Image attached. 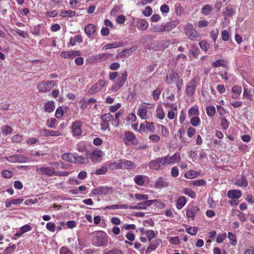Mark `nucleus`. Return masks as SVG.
<instances>
[{
  "label": "nucleus",
  "instance_id": "c9c22d12",
  "mask_svg": "<svg viewBox=\"0 0 254 254\" xmlns=\"http://www.w3.org/2000/svg\"><path fill=\"white\" fill-rule=\"evenodd\" d=\"M212 10V7L209 4H206L202 8L201 13L205 15H207L211 12Z\"/></svg>",
  "mask_w": 254,
  "mask_h": 254
},
{
  "label": "nucleus",
  "instance_id": "09e8293b",
  "mask_svg": "<svg viewBox=\"0 0 254 254\" xmlns=\"http://www.w3.org/2000/svg\"><path fill=\"white\" fill-rule=\"evenodd\" d=\"M146 236H147L149 241H150L156 236V234L153 230H147L145 232Z\"/></svg>",
  "mask_w": 254,
  "mask_h": 254
},
{
  "label": "nucleus",
  "instance_id": "39448f33",
  "mask_svg": "<svg viewBox=\"0 0 254 254\" xmlns=\"http://www.w3.org/2000/svg\"><path fill=\"white\" fill-rule=\"evenodd\" d=\"M36 171L40 175H45L48 176H52L55 175L58 176V173L55 171L54 168L49 167H38L36 169Z\"/></svg>",
  "mask_w": 254,
  "mask_h": 254
},
{
  "label": "nucleus",
  "instance_id": "13d9d810",
  "mask_svg": "<svg viewBox=\"0 0 254 254\" xmlns=\"http://www.w3.org/2000/svg\"><path fill=\"white\" fill-rule=\"evenodd\" d=\"M161 92V89L160 88H156L153 92V97L155 100H157L159 98L160 94Z\"/></svg>",
  "mask_w": 254,
  "mask_h": 254
},
{
  "label": "nucleus",
  "instance_id": "680f3d73",
  "mask_svg": "<svg viewBox=\"0 0 254 254\" xmlns=\"http://www.w3.org/2000/svg\"><path fill=\"white\" fill-rule=\"evenodd\" d=\"M60 254H73V253L67 248L63 247L60 249Z\"/></svg>",
  "mask_w": 254,
  "mask_h": 254
},
{
  "label": "nucleus",
  "instance_id": "dca6fc26",
  "mask_svg": "<svg viewBox=\"0 0 254 254\" xmlns=\"http://www.w3.org/2000/svg\"><path fill=\"white\" fill-rule=\"evenodd\" d=\"M242 195L241 191L238 190H230L227 193L228 197L232 199H238L242 196Z\"/></svg>",
  "mask_w": 254,
  "mask_h": 254
},
{
  "label": "nucleus",
  "instance_id": "72a5a7b5",
  "mask_svg": "<svg viewBox=\"0 0 254 254\" xmlns=\"http://www.w3.org/2000/svg\"><path fill=\"white\" fill-rule=\"evenodd\" d=\"M199 173L197 171L190 170L185 174V177L188 179H193L198 176Z\"/></svg>",
  "mask_w": 254,
  "mask_h": 254
},
{
  "label": "nucleus",
  "instance_id": "37998d69",
  "mask_svg": "<svg viewBox=\"0 0 254 254\" xmlns=\"http://www.w3.org/2000/svg\"><path fill=\"white\" fill-rule=\"evenodd\" d=\"M189 116H197L199 115V110L197 107H191L188 111Z\"/></svg>",
  "mask_w": 254,
  "mask_h": 254
},
{
  "label": "nucleus",
  "instance_id": "473e14b6",
  "mask_svg": "<svg viewBox=\"0 0 254 254\" xmlns=\"http://www.w3.org/2000/svg\"><path fill=\"white\" fill-rule=\"evenodd\" d=\"M55 108V104L53 101H49L45 104V109L46 112H52Z\"/></svg>",
  "mask_w": 254,
  "mask_h": 254
},
{
  "label": "nucleus",
  "instance_id": "ddd939ff",
  "mask_svg": "<svg viewBox=\"0 0 254 254\" xmlns=\"http://www.w3.org/2000/svg\"><path fill=\"white\" fill-rule=\"evenodd\" d=\"M132 22L136 23V27L141 30H145L148 27V22L144 19H135L133 17Z\"/></svg>",
  "mask_w": 254,
  "mask_h": 254
},
{
  "label": "nucleus",
  "instance_id": "9d476101",
  "mask_svg": "<svg viewBox=\"0 0 254 254\" xmlns=\"http://www.w3.org/2000/svg\"><path fill=\"white\" fill-rule=\"evenodd\" d=\"M163 158L165 159L166 166L169 164H174L178 162L181 160L180 154L178 152L176 153L173 156L169 157L167 155L165 157H163Z\"/></svg>",
  "mask_w": 254,
  "mask_h": 254
},
{
  "label": "nucleus",
  "instance_id": "cd10ccee",
  "mask_svg": "<svg viewBox=\"0 0 254 254\" xmlns=\"http://www.w3.org/2000/svg\"><path fill=\"white\" fill-rule=\"evenodd\" d=\"M128 206L127 204H114L107 206L105 209H127Z\"/></svg>",
  "mask_w": 254,
  "mask_h": 254
},
{
  "label": "nucleus",
  "instance_id": "c03bdc74",
  "mask_svg": "<svg viewBox=\"0 0 254 254\" xmlns=\"http://www.w3.org/2000/svg\"><path fill=\"white\" fill-rule=\"evenodd\" d=\"M134 181L136 184L140 186L143 185L144 183L143 177L140 175L136 176L134 178Z\"/></svg>",
  "mask_w": 254,
  "mask_h": 254
},
{
  "label": "nucleus",
  "instance_id": "4be33fe9",
  "mask_svg": "<svg viewBox=\"0 0 254 254\" xmlns=\"http://www.w3.org/2000/svg\"><path fill=\"white\" fill-rule=\"evenodd\" d=\"M31 229L32 228L30 225L26 224L20 228L19 231L15 234V236L20 237L24 233L30 231Z\"/></svg>",
  "mask_w": 254,
  "mask_h": 254
},
{
  "label": "nucleus",
  "instance_id": "4d7b16f0",
  "mask_svg": "<svg viewBox=\"0 0 254 254\" xmlns=\"http://www.w3.org/2000/svg\"><path fill=\"white\" fill-rule=\"evenodd\" d=\"M199 46L202 50L206 51L209 47V44L205 41H201L199 42Z\"/></svg>",
  "mask_w": 254,
  "mask_h": 254
},
{
  "label": "nucleus",
  "instance_id": "0eeeda50",
  "mask_svg": "<svg viewBox=\"0 0 254 254\" xmlns=\"http://www.w3.org/2000/svg\"><path fill=\"white\" fill-rule=\"evenodd\" d=\"M179 74L174 70H172L171 71L167 73L165 82L167 84H170L175 82H179Z\"/></svg>",
  "mask_w": 254,
  "mask_h": 254
},
{
  "label": "nucleus",
  "instance_id": "f257e3e1",
  "mask_svg": "<svg viewBox=\"0 0 254 254\" xmlns=\"http://www.w3.org/2000/svg\"><path fill=\"white\" fill-rule=\"evenodd\" d=\"M186 35L191 40L195 41L198 38V34L191 24H187L185 27Z\"/></svg>",
  "mask_w": 254,
  "mask_h": 254
},
{
  "label": "nucleus",
  "instance_id": "6ab92c4d",
  "mask_svg": "<svg viewBox=\"0 0 254 254\" xmlns=\"http://www.w3.org/2000/svg\"><path fill=\"white\" fill-rule=\"evenodd\" d=\"M168 184L163 178H159L157 179L155 184V187L157 189L167 187Z\"/></svg>",
  "mask_w": 254,
  "mask_h": 254
},
{
  "label": "nucleus",
  "instance_id": "a878e982",
  "mask_svg": "<svg viewBox=\"0 0 254 254\" xmlns=\"http://www.w3.org/2000/svg\"><path fill=\"white\" fill-rule=\"evenodd\" d=\"M125 137L126 139L130 141H132V143L134 144H136L137 143V141L136 140V137L133 134V133L128 131L126 132Z\"/></svg>",
  "mask_w": 254,
  "mask_h": 254
},
{
  "label": "nucleus",
  "instance_id": "c756f323",
  "mask_svg": "<svg viewBox=\"0 0 254 254\" xmlns=\"http://www.w3.org/2000/svg\"><path fill=\"white\" fill-rule=\"evenodd\" d=\"M157 201V200H146L143 201V202L139 203L138 205L140 206V207L142 208H140V209H145L147 206H149L151 205L155 201Z\"/></svg>",
  "mask_w": 254,
  "mask_h": 254
},
{
  "label": "nucleus",
  "instance_id": "7ed1b4c3",
  "mask_svg": "<svg viewBox=\"0 0 254 254\" xmlns=\"http://www.w3.org/2000/svg\"><path fill=\"white\" fill-rule=\"evenodd\" d=\"M165 159L163 157L158 158L156 159L151 161L148 164L150 169L159 170L161 169V166H166Z\"/></svg>",
  "mask_w": 254,
  "mask_h": 254
},
{
  "label": "nucleus",
  "instance_id": "de8ad7c7",
  "mask_svg": "<svg viewBox=\"0 0 254 254\" xmlns=\"http://www.w3.org/2000/svg\"><path fill=\"white\" fill-rule=\"evenodd\" d=\"M12 130V128L8 126H4L1 127V131L5 135L10 133Z\"/></svg>",
  "mask_w": 254,
  "mask_h": 254
},
{
  "label": "nucleus",
  "instance_id": "603ef678",
  "mask_svg": "<svg viewBox=\"0 0 254 254\" xmlns=\"http://www.w3.org/2000/svg\"><path fill=\"white\" fill-rule=\"evenodd\" d=\"M190 122L192 126L197 127L200 123V119L198 117H193L191 119Z\"/></svg>",
  "mask_w": 254,
  "mask_h": 254
},
{
  "label": "nucleus",
  "instance_id": "4c0bfd02",
  "mask_svg": "<svg viewBox=\"0 0 254 254\" xmlns=\"http://www.w3.org/2000/svg\"><path fill=\"white\" fill-rule=\"evenodd\" d=\"M207 114L209 117L213 116L216 112L215 108L214 106H209L206 109Z\"/></svg>",
  "mask_w": 254,
  "mask_h": 254
},
{
  "label": "nucleus",
  "instance_id": "864d4df0",
  "mask_svg": "<svg viewBox=\"0 0 254 254\" xmlns=\"http://www.w3.org/2000/svg\"><path fill=\"white\" fill-rule=\"evenodd\" d=\"M191 184L196 186H202L206 184V182L202 179L194 180L191 182Z\"/></svg>",
  "mask_w": 254,
  "mask_h": 254
},
{
  "label": "nucleus",
  "instance_id": "69168bd1",
  "mask_svg": "<svg viewBox=\"0 0 254 254\" xmlns=\"http://www.w3.org/2000/svg\"><path fill=\"white\" fill-rule=\"evenodd\" d=\"M152 12V9L150 6H146L145 9L143 11L142 13L146 16H150Z\"/></svg>",
  "mask_w": 254,
  "mask_h": 254
},
{
  "label": "nucleus",
  "instance_id": "338daca9",
  "mask_svg": "<svg viewBox=\"0 0 254 254\" xmlns=\"http://www.w3.org/2000/svg\"><path fill=\"white\" fill-rule=\"evenodd\" d=\"M219 33V30L218 29H216L215 30H212L210 33V36L213 39L214 42H216V40L218 37Z\"/></svg>",
  "mask_w": 254,
  "mask_h": 254
},
{
  "label": "nucleus",
  "instance_id": "412c9836",
  "mask_svg": "<svg viewBox=\"0 0 254 254\" xmlns=\"http://www.w3.org/2000/svg\"><path fill=\"white\" fill-rule=\"evenodd\" d=\"M136 48L135 47H131L129 49H125L121 52L118 56L120 57H126L129 56L132 52L136 50Z\"/></svg>",
  "mask_w": 254,
  "mask_h": 254
},
{
  "label": "nucleus",
  "instance_id": "a211bd4d",
  "mask_svg": "<svg viewBox=\"0 0 254 254\" xmlns=\"http://www.w3.org/2000/svg\"><path fill=\"white\" fill-rule=\"evenodd\" d=\"M96 29V26L92 24H87L85 28L84 31L85 33L89 37L90 36L94 34Z\"/></svg>",
  "mask_w": 254,
  "mask_h": 254
},
{
  "label": "nucleus",
  "instance_id": "8fccbe9b",
  "mask_svg": "<svg viewBox=\"0 0 254 254\" xmlns=\"http://www.w3.org/2000/svg\"><path fill=\"white\" fill-rule=\"evenodd\" d=\"M107 171H108V168L107 167L102 166L100 169H97L95 171V173L96 175H104V174H106V173L107 172Z\"/></svg>",
  "mask_w": 254,
  "mask_h": 254
},
{
  "label": "nucleus",
  "instance_id": "49530a36",
  "mask_svg": "<svg viewBox=\"0 0 254 254\" xmlns=\"http://www.w3.org/2000/svg\"><path fill=\"white\" fill-rule=\"evenodd\" d=\"M135 198L138 200H146L148 198V195L141 193H136L134 195Z\"/></svg>",
  "mask_w": 254,
  "mask_h": 254
},
{
  "label": "nucleus",
  "instance_id": "bb28decb",
  "mask_svg": "<svg viewBox=\"0 0 254 254\" xmlns=\"http://www.w3.org/2000/svg\"><path fill=\"white\" fill-rule=\"evenodd\" d=\"M103 152L100 150H95L91 153L90 156V159L94 161L96 160V158H100L102 156Z\"/></svg>",
  "mask_w": 254,
  "mask_h": 254
},
{
  "label": "nucleus",
  "instance_id": "c85d7f7f",
  "mask_svg": "<svg viewBox=\"0 0 254 254\" xmlns=\"http://www.w3.org/2000/svg\"><path fill=\"white\" fill-rule=\"evenodd\" d=\"M122 43L121 42H114L113 43H110L106 44L103 47V50H107L112 48H115L116 47H119L120 46H122Z\"/></svg>",
  "mask_w": 254,
  "mask_h": 254
},
{
  "label": "nucleus",
  "instance_id": "0e129e2a",
  "mask_svg": "<svg viewBox=\"0 0 254 254\" xmlns=\"http://www.w3.org/2000/svg\"><path fill=\"white\" fill-rule=\"evenodd\" d=\"M197 228L196 227H190L186 229V231L191 235H195L197 232Z\"/></svg>",
  "mask_w": 254,
  "mask_h": 254
},
{
  "label": "nucleus",
  "instance_id": "5fc2aeb1",
  "mask_svg": "<svg viewBox=\"0 0 254 254\" xmlns=\"http://www.w3.org/2000/svg\"><path fill=\"white\" fill-rule=\"evenodd\" d=\"M56 122V120L55 118H51L50 119L47 121V124L49 127L53 128H56L55 123Z\"/></svg>",
  "mask_w": 254,
  "mask_h": 254
},
{
  "label": "nucleus",
  "instance_id": "774afa93",
  "mask_svg": "<svg viewBox=\"0 0 254 254\" xmlns=\"http://www.w3.org/2000/svg\"><path fill=\"white\" fill-rule=\"evenodd\" d=\"M103 254H123V253L120 250L114 249L105 252Z\"/></svg>",
  "mask_w": 254,
  "mask_h": 254
},
{
  "label": "nucleus",
  "instance_id": "393cba45",
  "mask_svg": "<svg viewBox=\"0 0 254 254\" xmlns=\"http://www.w3.org/2000/svg\"><path fill=\"white\" fill-rule=\"evenodd\" d=\"M100 191L101 195L110 194L113 192V188L108 186H102L100 187Z\"/></svg>",
  "mask_w": 254,
  "mask_h": 254
},
{
  "label": "nucleus",
  "instance_id": "423d86ee",
  "mask_svg": "<svg viewBox=\"0 0 254 254\" xmlns=\"http://www.w3.org/2000/svg\"><path fill=\"white\" fill-rule=\"evenodd\" d=\"M56 83L54 81H48L46 82L45 81L41 82L38 85V88L40 92H45L50 91L55 85Z\"/></svg>",
  "mask_w": 254,
  "mask_h": 254
},
{
  "label": "nucleus",
  "instance_id": "7c9ffc66",
  "mask_svg": "<svg viewBox=\"0 0 254 254\" xmlns=\"http://www.w3.org/2000/svg\"><path fill=\"white\" fill-rule=\"evenodd\" d=\"M43 131L45 132L44 136H59L61 135V132L59 131H54V130H49L47 129H44Z\"/></svg>",
  "mask_w": 254,
  "mask_h": 254
},
{
  "label": "nucleus",
  "instance_id": "3c124183",
  "mask_svg": "<svg viewBox=\"0 0 254 254\" xmlns=\"http://www.w3.org/2000/svg\"><path fill=\"white\" fill-rule=\"evenodd\" d=\"M156 112L157 117L160 120L163 119L165 117V114L164 113L163 109L161 108H157L156 110Z\"/></svg>",
  "mask_w": 254,
  "mask_h": 254
},
{
  "label": "nucleus",
  "instance_id": "f8f14e48",
  "mask_svg": "<svg viewBox=\"0 0 254 254\" xmlns=\"http://www.w3.org/2000/svg\"><path fill=\"white\" fill-rule=\"evenodd\" d=\"M105 82L103 80H99L93 85L89 90L90 94H94L99 91L105 85Z\"/></svg>",
  "mask_w": 254,
  "mask_h": 254
},
{
  "label": "nucleus",
  "instance_id": "79ce46f5",
  "mask_svg": "<svg viewBox=\"0 0 254 254\" xmlns=\"http://www.w3.org/2000/svg\"><path fill=\"white\" fill-rule=\"evenodd\" d=\"M183 192L186 195H187L192 198H195L196 196L195 192L188 188L184 189L183 190Z\"/></svg>",
  "mask_w": 254,
  "mask_h": 254
},
{
  "label": "nucleus",
  "instance_id": "1a4fd4ad",
  "mask_svg": "<svg viewBox=\"0 0 254 254\" xmlns=\"http://www.w3.org/2000/svg\"><path fill=\"white\" fill-rule=\"evenodd\" d=\"M235 13V9L230 5L227 6L223 9V15L224 16L225 20L226 21V24L229 22V18L233 17Z\"/></svg>",
  "mask_w": 254,
  "mask_h": 254
},
{
  "label": "nucleus",
  "instance_id": "6e6d98bb",
  "mask_svg": "<svg viewBox=\"0 0 254 254\" xmlns=\"http://www.w3.org/2000/svg\"><path fill=\"white\" fill-rule=\"evenodd\" d=\"M228 237L232 241L231 243L232 245H236L237 244V241L236 238L232 232L228 233Z\"/></svg>",
  "mask_w": 254,
  "mask_h": 254
},
{
  "label": "nucleus",
  "instance_id": "052dcab7",
  "mask_svg": "<svg viewBox=\"0 0 254 254\" xmlns=\"http://www.w3.org/2000/svg\"><path fill=\"white\" fill-rule=\"evenodd\" d=\"M62 57L64 58L72 59V52L71 51H64L61 54Z\"/></svg>",
  "mask_w": 254,
  "mask_h": 254
},
{
  "label": "nucleus",
  "instance_id": "a19ab883",
  "mask_svg": "<svg viewBox=\"0 0 254 254\" xmlns=\"http://www.w3.org/2000/svg\"><path fill=\"white\" fill-rule=\"evenodd\" d=\"M147 110L145 108L139 109L138 110L137 114L142 119H146V116L147 113Z\"/></svg>",
  "mask_w": 254,
  "mask_h": 254
},
{
  "label": "nucleus",
  "instance_id": "4468645a",
  "mask_svg": "<svg viewBox=\"0 0 254 254\" xmlns=\"http://www.w3.org/2000/svg\"><path fill=\"white\" fill-rule=\"evenodd\" d=\"M199 211V208L196 206H191L188 208L186 212L187 217L194 220L195 214Z\"/></svg>",
  "mask_w": 254,
  "mask_h": 254
},
{
  "label": "nucleus",
  "instance_id": "aec40b11",
  "mask_svg": "<svg viewBox=\"0 0 254 254\" xmlns=\"http://www.w3.org/2000/svg\"><path fill=\"white\" fill-rule=\"evenodd\" d=\"M127 72L125 71L121 74V76L118 77V82L116 83L120 88L124 85L127 79Z\"/></svg>",
  "mask_w": 254,
  "mask_h": 254
},
{
  "label": "nucleus",
  "instance_id": "f704fd0d",
  "mask_svg": "<svg viewBox=\"0 0 254 254\" xmlns=\"http://www.w3.org/2000/svg\"><path fill=\"white\" fill-rule=\"evenodd\" d=\"M163 23L161 24H157L154 26L152 28V31L154 32H165Z\"/></svg>",
  "mask_w": 254,
  "mask_h": 254
},
{
  "label": "nucleus",
  "instance_id": "a18cd8bd",
  "mask_svg": "<svg viewBox=\"0 0 254 254\" xmlns=\"http://www.w3.org/2000/svg\"><path fill=\"white\" fill-rule=\"evenodd\" d=\"M74 159L75 161L74 163H85L86 160L85 158H84L82 156H79L76 153H75Z\"/></svg>",
  "mask_w": 254,
  "mask_h": 254
},
{
  "label": "nucleus",
  "instance_id": "b1692460",
  "mask_svg": "<svg viewBox=\"0 0 254 254\" xmlns=\"http://www.w3.org/2000/svg\"><path fill=\"white\" fill-rule=\"evenodd\" d=\"M109 168L110 170L122 169L121 160H118V162L111 163L109 164Z\"/></svg>",
  "mask_w": 254,
  "mask_h": 254
},
{
  "label": "nucleus",
  "instance_id": "f03ea898",
  "mask_svg": "<svg viewBox=\"0 0 254 254\" xmlns=\"http://www.w3.org/2000/svg\"><path fill=\"white\" fill-rule=\"evenodd\" d=\"M95 235V241L97 246H103L107 244L108 236L105 233L102 231L97 232Z\"/></svg>",
  "mask_w": 254,
  "mask_h": 254
},
{
  "label": "nucleus",
  "instance_id": "e2e57ef3",
  "mask_svg": "<svg viewBox=\"0 0 254 254\" xmlns=\"http://www.w3.org/2000/svg\"><path fill=\"white\" fill-rule=\"evenodd\" d=\"M145 125H146V128H147L150 132H154L155 128L153 126V123L147 122V121H145Z\"/></svg>",
  "mask_w": 254,
  "mask_h": 254
},
{
  "label": "nucleus",
  "instance_id": "f3484780",
  "mask_svg": "<svg viewBox=\"0 0 254 254\" xmlns=\"http://www.w3.org/2000/svg\"><path fill=\"white\" fill-rule=\"evenodd\" d=\"M179 24L178 21H172L167 23H163L165 32H169L173 29Z\"/></svg>",
  "mask_w": 254,
  "mask_h": 254
},
{
  "label": "nucleus",
  "instance_id": "e433bc0d",
  "mask_svg": "<svg viewBox=\"0 0 254 254\" xmlns=\"http://www.w3.org/2000/svg\"><path fill=\"white\" fill-rule=\"evenodd\" d=\"M226 62L224 59H220L213 62L212 65L214 67H218L219 66H225Z\"/></svg>",
  "mask_w": 254,
  "mask_h": 254
},
{
  "label": "nucleus",
  "instance_id": "bf43d9fd",
  "mask_svg": "<svg viewBox=\"0 0 254 254\" xmlns=\"http://www.w3.org/2000/svg\"><path fill=\"white\" fill-rule=\"evenodd\" d=\"M101 119L104 121V122L108 123L112 120L113 116L110 114H107L102 116L101 117Z\"/></svg>",
  "mask_w": 254,
  "mask_h": 254
},
{
  "label": "nucleus",
  "instance_id": "ea45409f",
  "mask_svg": "<svg viewBox=\"0 0 254 254\" xmlns=\"http://www.w3.org/2000/svg\"><path fill=\"white\" fill-rule=\"evenodd\" d=\"M238 185L240 187H247L248 185L247 179L245 176H242L238 181Z\"/></svg>",
  "mask_w": 254,
  "mask_h": 254
},
{
  "label": "nucleus",
  "instance_id": "20e7f679",
  "mask_svg": "<svg viewBox=\"0 0 254 254\" xmlns=\"http://www.w3.org/2000/svg\"><path fill=\"white\" fill-rule=\"evenodd\" d=\"M7 161L11 163H26L29 160V158L26 156L20 154H14L6 157Z\"/></svg>",
  "mask_w": 254,
  "mask_h": 254
},
{
  "label": "nucleus",
  "instance_id": "58836bf2",
  "mask_svg": "<svg viewBox=\"0 0 254 254\" xmlns=\"http://www.w3.org/2000/svg\"><path fill=\"white\" fill-rule=\"evenodd\" d=\"M75 14V11L69 10L63 11L61 14L63 17H72L74 16Z\"/></svg>",
  "mask_w": 254,
  "mask_h": 254
},
{
  "label": "nucleus",
  "instance_id": "5701e85b",
  "mask_svg": "<svg viewBox=\"0 0 254 254\" xmlns=\"http://www.w3.org/2000/svg\"><path fill=\"white\" fill-rule=\"evenodd\" d=\"M74 154L70 153H65L62 155V158L65 161H67L70 162L74 163L75 161Z\"/></svg>",
  "mask_w": 254,
  "mask_h": 254
},
{
  "label": "nucleus",
  "instance_id": "6e6552de",
  "mask_svg": "<svg viewBox=\"0 0 254 254\" xmlns=\"http://www.w3.org/2000/svg\"><path fill=\"white\" fill-rule=\"evenodd\" d=\"M83 125V123L81 121H78L73 123L71 126V131L73 136H79L82 133L81 127Z\"/></svg>",
  "mask_w": 254,
  "mask_h": 254
},
{
  "label": "nucleus",
  "instance_id": "9b49d317",
  "mask_svg": "<svg viewBox=\"0 0 254 254\" xmlns=\"http://www.w3.org/2000/svg\"><path fill=\"white\" fill-rule=\"evenodd\" d=\"M197 79L193 78L189 83L186 87V92L189 96H192L195 91L196 86Z\"/></svg>",
  "mask_w": 254,
  "mask_h": 254
},
{
  "label": "nucleus",
  "instance_id": "2eb2a0df",
  "mask_svg": "<svg viewBox=\"0 0 254 254\" xmlns=\"http://www.w3.org/2000/svg\"><path fill=\"white\" fill-rule=\"evenodd\" d=\"M122 169L132 170L136 167L135 164L129 160L121 159Z\"/></svg>",
  "mask_w": 254,
  "mask_h": 254
},
{
  "label": "nucleus",
  "instance_id": "2f4dec72",
  "mask_svg": "<svg viewBox=\"0 0 254 254\" xmlns=\"http://www.w3.org/2000/svg\"><path fill=\"white\" fill-rule=\"evenodd\" d=\"M187 202L186 198L185 196L180 197L177 202V208L181 209Z\"/></svg>",
  "mask_w": 254,
  "mask_h": 254
}]
</instances>
